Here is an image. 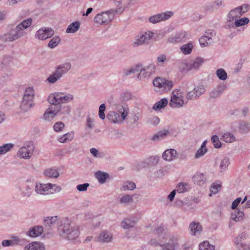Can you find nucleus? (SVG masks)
I'll return each mask as SVG.
<instances>
[{"mask_svg": "<svg viewBox=\"0 0 250 250\" xmlns=\"http://www.w3.org/2000/svg\"><path fill=\"white\" fill-rule=\"evenodd\" d=\"M155 69V65L152 63L149 64L148 65H143L142 64H138L129 69L125 71L124 74L125 75L128 76L131 73L139 72L137 75L138 79L145 81L149 79L154 73Z\"/></svg>", "mask_w": 250, "mask_h": 250, "instance_id": "obj_1", "label": "nucleus"}, {"mask_svg": "<svg viewBox=\"0 0 250 250\" xmlns=\"http://www.w3.org/2000/svg\"><path fill=\"white\" fill-rule=\"evenodd\" d=\"M60 236L68 240L76 239L80 235L79 227L72 226L69 223H64L60 224L58 228Z\"/></svg>", "mask_w": 250, "mask_h": 250, "instance_id": "obj_2", "label": "nucleus"}, {"mask_svg": "<svg viewBox=\"0 0 250 250\" xmlns=\"http://www.w3.org/2000/svg\"><path fill=\"white\" fill-rule=\"evenodd\" d=\"M71 64L69 62L60 64L55 67L54 71L46 79L49 83H54L60 80L71 69Z\"/></svg>", "mask_w": 250, "mask_h": 250, "instance_id": "obj_3", "label": "nucleus"}, {"mask_svg": "<svg viewBox=\"0 0 250 250\" xmlns=\"http://www.w3.org/2000/svg\"><path fill=\"white\" fill-rule=\"evenodd\" d=\"M8 32L4 34L0 35V40L4 42H12L26 35V31H23L20 27L17 25L8 26Z\"/></svg>", "mask_w": 250, "mask_h": 250, "instance_id": "obj_4", "label": "nucleus"}, {"mask_svg": "<svg viewBox=\"0 0 250 250\" xmlns=\"http://www.w3.org/2000/svg\"><path fill=\"white\" fill-rule=\"evenodd\" d=\"M35 97V91L32 87H28L25 91L21 102L20 107L23 112L28 111L34 106L33 99Z\"/></svg>", "mask_w": 250, "mask_h": 250, "instance_id": "obj_5", "label": "nucleus"}, {"mask_svg": "<svg viewBox=\"0 0 250 250\" xmlns=\"http://www.w3.org/2000/svg\"><path fill=\"white\" fill-rule=\"evenodd\" d=\"M117 12V10L111 9L104 12L99 13L94 17V21L100 25H107L114 19V16Z\"/></svg>", "mask_w": 250, "mask_h": 250, "instance_id": "obj_6", "label": "nucleus"}, {"mask_svg": "<svg viewBox=\"0 0 250 250\" xmlns=\"http://www.w3.org/2000/svg\"><path fill=\"white\" fill-rule=\"evenodd\" d=\"M155 90L161 93L169 91L173 86L174 83L171 81L160 77L155 78L153 81Z\"/></svg>", "mask_w": 250, "mask_h": 250, "instance_id": "obj_7", "label": "nucleus"}, {"mask_svg": "<svg viewBox=\"0 0 250 250\" xmlns=\"http://www.w3.org/2000/svg\"><path fill=\"white\" fill-rule=\"evenodd\" d=\"M154 35V33L150 30L139 33L134 37L132 41V46L136 48L147 43Z\"/></svg>", "mask_w": 250, "mask_h": 250, "instance_id": "obj_8", "label": "nucleus"}, {"mask_svg": "<svg viewBox=\"0 0 250 250\" xmlns=\"http://www.w3.org/2000/svg\"><path fill=\"white\" fill-rule=\"evenodd\" d=\"M34 149L35 146L32 142H26L18 150L17 156L20 158L29 159L32 156Z\"/></svg>", "mask_w": 250, "mask_h": 250, "instance_id": "obj_9", "label": "nucleus"}, {"mask_svg": "<svg viewBox=\"0 0 250 250\" xmlns=\"http://www.w3.org/2000/svg\"><path fill=\"white\" fill-rule=\"evenodd\" d=\"M185 104L183 92L180 89H175L172 92L169 105L172 108H180Z\"/></svg>", "mask_w": 250, "mask_h": 250, "instance_id": "obj_10", "label": "nucleus"}, {"mask_svg": "<svg viewBox=\"0 0 250 250\" xmlns=\"http://www.w3.org/2000/svg\"><path fill=\"white\" fill-rule=\"evenodd\" d=\"M216 35V32L212 29H208L206 31L204 36L199 38L200 44L202 47H205L210 45L213 42L212 38Z\"/></svg>", "mask_w": 250, "mask_h": 250, "instance_id": "obj_11", "label": "nucleus"}, {"mask_svg": "<svg viewBox=\"0 0 250 250\" xmlns=\"http://www.w3.org/2000/svg\"><path fill=\"white\" fill-rule=\"evenodd\" d=\"M205 91L206 89L203 85H198L195 86L193 90L187 93L186 98L188 100L198 99L201 95L205 93Z\"/></svg>", "mask_w": 250, "mask_h": 250, "instance_id": "obj_12", "label": "nucleus"}, {"mask_svg": "<svg viewBox=\"0 0 250 250\" xmlns=\"http://www.w3.org/2000/svg\"><path fill=\"white\" fill-rule=\"evenodd\" d=\"M173 15V12L167 11L164 13L152 16L149 18V21L153 24L158 23L161 21L167 20Z\"/></svg>", "mask_w": 250, "mask_h": 250, "instance_id": "obj_13", "label": "nucleus"}, {"mask_svg": "<svg viewBox=\"0 0 250 250\" xmlns=\"http://www.w3.org/2000/svg\"><path fill=\"white\" fill-rule=\"evenodd\" d=\"M54 34V31L52 28L42 27L37 31L35 37L40 40H45L47 38H51Z\"/></svg>", "mask_w": 250, "mask_h": 250, "instance_id": "obj_14", "label": "nucleus"}, {"mask_svg": "<svg viewBox=\"0 0 250 250\" xmlns=\"http://www.w3.org/2000/svg\"><path fill=\"white\" fill-rule=\"evenodd\" d=\"M51 187V183H36L35 186V191L38 194L44 195L53 193V192L50 191Z\"/></svg>", "mask_w": 250, "mask_h": 250, "instance_id": "obj_15", "label": "nucleus"}, {"mask_svg": "<svg viewBox=\"0 0 250 250\" xmlns=\"http://www.w3.org/2000/svg\"><path fill=\"white\" fill-rule=\"evenodd\" d=\"M177 151L174 149H168L165 150L162 155V158L166 161L170 162L177 158Z\"/></svg>", "mask_w": 250, "mask_h": 250, "instance_id": "obj_16", "label": "nucleus"}, {"mask_svg": "<svg viewBox=\"0 0 250 250\" xmlns=\"http://www.w3.org/2000/svg\"><path fill=\"white\" fill-rule=\"evenodd\" d=\"M193 182L199 186H202L207 181L206 175L202 172H197L192 177Z\"/></svg>", "mask_w": 250, "mask_h": 250, "instance_id": "obj_17", "label": "nucleus"}, {"mask_svg": "<svg viewBox=\"0 0 250 250\" xmlns=\"http://www.w3.org/2000/svg\"><path fill=\"white\" fill-rule=\"evenodd\" d=\"M189 229L192 235H198L202 231V227L199 223L192 222L189 225Z\"/></svg>", "mask_w": 250, "mask_h": 250, "instance_id": "obj_18", "label": "nucleus"}, {"mask_svg": "<svg viewBox=\"0 0 250 250\" xmlns=\"http://www.w3.org/2000/svg\"><path fill=\"white\" fill-rule=\"evenodd\" d=\"M57 97H58L60 104L61 103H69L73 100V95L70 93L58 92Z\"/></svg>", "mask_w": 250, "mask_h": 250, "instance_id": "obj_19", "label": "nucleus"}, {"mask_svg": "<svg viewBox=\"0 0 250 250\" xmlns=\"http://www.w3.org/2000/svg\"><path fill=\"white\" fill-rule=\"evenodd\" d=\"M178 246V243L174 238H171L168 242L161 246L162 250H175Z\"/></svg>", "mask_w": 250, "mask_h": 250, "instance_id": "obj_20", "label": "nucleus"}, {"mask_svg": "<svg viewBox=\"0 0 250 250\" xmlns=\"http://www.w3.org/2000/svg\"><path fill=\"white\" fill-rule=\"evenodd\" d=\"M45 249L43 243L34 242L26 245L24 250H44Z\"/></svg>", "mask_w": 250, "mask_h": 250, "instance_id": "obj_21", "label": "nucleus"}, {"mask_svg": "<svg viewBox=\"0 0 250 250\" xmlns=\"http://www.w3.org/2000/svg\"><path fill=\"white\" fill-rule=\"evenodd\" d=\"M137 221L135 218L130 217L124 219L121 222V226L124 229H128L133 227L136 224Z\"/></svg>", "mask_w": 250, "mask_h": 250, "instance_id": "obj_22", "label": "nucleus"}, {"mask_svg": "<svg viewBox=\"0 0 250 250\" xmlns=\"http://www.w3.org/2000/svg\"><path fill=\"white\" fill-rule=\"evenodd\" d=\"M241 12H242V11H240L237 7H236L234 9L231 10L228 15V21L231 22L236 20L237 18L241 17L242 15Z\"/></svg>", "mask_w": 250, "mask_h": 250, "instance_id": "obj_23", "label": "nucleus"}, {"mask_svg": "<svg viewBox=\"0 0 250 250\" xmlns=\"http://www.w3.org/2000/svg\"><path fill=\"white\" fill-rule=\"evenodd\" d=\"M42 232L43 227L38 226L30 228L28 231V234L31 237H36L40 236Z\"/></svg>", "mask_w": 250, "mask_h": 250, "instance_id": "obj_24", "label": "nucleus"}, {"mask_svg": "<svg viewBox=\"0 0 250 250\" xmlns=\"http://www.w3.org/2000/svg\"><path fill=\"white\" fill-rule=\"evenodd\" d=\"M107 118L112 123H121L120 115L119 113L114 111L109 112L107 115Z\"/></svg>", "mask_w": 250, "mask_h": 250, "instance_id": "obj_25", "label": "nucleus"}, {"mask_svg": "<svg viewBox=\"0 0 250 250\" xmlns=\"http://www.w3.org/2000/svg\"><path fill=\"white\" fill-rule=\"evenodd\" d=\"M227 88V86L224 83L218 85L216 88L210 92V95L211 97L215 98L220 96Z\"/></svg>", "mask_w": 250, "mask_h": 250, "instance_id": "obj_26", "label": "nucleus"}, {"mask_svg": "<svg viewBox=\"0 0 250 250\" xmlns=\"http://www.w3.org/2000/svg\"><path fill=\"white\" fill-rule=\"evenodd\" d=\"M33 186L26 185L23 188L20 189V195L22 198H29L33 193Z\"/></svg>", "mask_w": 250, "mask_h": 250, "instance_id": "obj_27", "label": "nucleus"}, {"mask_svg": "<svg viewBox=\"0 0 250 250\" xmlns=\"http://www.w3.org/2000/svg\"><path fill=\"white\" fill-rule=\"evenodd\" d=\"M21 240L18 237L14 236L11 240H3L1 245L3 247H9L17 245L20 244Z\"/></svg>", "mask_w": 250, "mask_h": 250, "instance_id": "obj_28", "label": "nucleus"}, {"mask_svg": "<svg viewBox=\"0 0 250 250\" xmlns=\"http://www.w3.org/2000/svg\"><path fill=\"white\" fill-rule=\"evenodd\" d=\"M112 239V236L110 233L104 231L99 235L97 241L101 242H109Z\"/></svg>", "mask_w": 250, "mask_h": 250, "instance_id": "obj_29", "label": "nucleus"}, {"mask_svg": "<svg viewBox=\"0 0 250 250\" xmlns=\"http://www.w3.org/2000/svg\"><path fill=\"white\" fill-rule=\"evenodd\" d=\"M207 141H205L202 144L200 148H199L196 151L194 158L195 159H199L203 156L207 152L208 149L206 147Z\"/></svg>", "mask_w": 250, "mask_h": 250, "instance_id": "obj_30", "label": "nucleus"}, {"mask_svg": "<svg viewBox=\"0 0 250 250\" xmlns=\"http://www.w3.org/2000/svg\"><path fill=\"white\" fill-rule=\"evenodd\" d=\"M74 138V132H68L58 138V140L61 143H65L72 141Z\"/></svg>", "mask_w": 250, "mask_h": 250, "instance_id": "obj_31", "label": "nucleus"}, {"mask_svg": "<svg viewBox=\"0 0 250 250\" xmlns=\"http://www.w3.org/2000/svg\"><path fill=\"white\" fill-rule=\"evenodd\" d=\"M168 133L169 131L167 130L160 131L152 137L151 140L154 142H158L165 138Z\"/></svg>", "mask_w": 250, "mask_h": 250, "instance_id": "obj_32", "label": "nucleus"}, {"mask_svg": "<svg viewBox=\"0 0 250 250\" xmlns=\"http://www.w3.org/2000/svg\"><path fill=\"white\" fill-rule=\"evenodd\" d=\"M95 177L97 179L99 182L101 184H104L106 180L109 178V175L106 172L98 171L95 174Z\"/></svg>", "mask_w": 250, "mask_h": 250, "instance_id": "obj_33", "label": "nucleus"}, {"mask_svg": "<svg viewBox=\"0 0 250 250\" xmlns=\"http://www.w3.org/2000/svg\"><path fill=\"white\" fill-rule=\"evenodd\" d=\"M80 27V23L76 21L71 23L66 28V33H74L76 32Z\"/></svg>", "mask_w": 250, "mask_h": 250, "instance_id": "obj_34", "label": "nucleus"}, {"mask_svg": "<svg viewBox=\"0 0 250 250\" xmlns=\"http://www.w3.org/2000/svg\"><path fill=\"white\" fill-rule=\"evenodd\" d=\"M44 174L45 176L51 178H58L60 175L58 171L52 168H49L45 170Z\"/></svg>", "mask_w": 250, "mask_h": 250, "instance_id": "obj_35", "label": "nucleus"}, {"mask_svg": "<svg viewBox=\"0 0 250 250\" xmlns=\"http://www.w3.org/2000/svg\"><path fill=\"white\" fill-rule=\"evenodd\" d=\"M167 104V100L166 98H163L153 105V109L155 110H159L166 107Z\"/></svg>", "mask_w": 250, "mask_h": 250, "instance_id": "obj_36", "label": "nucleus"}, {"mask_svg": "<svg viewBox=\"0 0 250 250\" xmlns=\"http://www.w3.org/2000/svg\"><path fill=\"white\" fill-rule=\"evenodd\" d=\"M58 219L57 216L47 217L44 220V225L46 227H51L56 224Z\"/></svg>", "mask_w": 250, "mask_h": 250, "instance_id": "obj_37", "label": "nucleus"}, {"mask_svg": "<svg viewBox=\"0 0 250 250\" xmlns=\"http://www.w3.org/2000/svg\"><path fill=\"white\" fill-rule=\"evenodd\" d=\"M193 46L192 42H188L187 44L182 45L180 47V50L184 54L188 55L191 53Z\"/></svg>", "mask_w": 250, "mask_h": 250, "instance_id": "obj_38", "label": "nucleus"}, {"mask_svg": "<svg viewBox=\"0 0 250 250\" xmlns=\"http://www.w3.org/2000/svg\"><path fill=\"white\" fill-rule=\"evenodd\" d=\"M190 188L189 185L186 183H180L176 186L177 191L179 193H182L188 191Z\"/></svg>", "mask_w": 250, "mask_h": 250, "instance_id": "obj_39", "label": "nucleus"}, {"mask_svg": "<svg viewBox=\"0 0 250 250\" xmlns=\"http://www.w3.org/2000/svg\"><path fill=\"white\" fill-rule=\"evenodd\" d=\"M221 139L226 143H231L235 141V137L232 133L227 132L222 134Z\"/></svg>", "mask_w": 250, "mask_h": 250, "instance_id": "obj_40", "label": "nucleus"}, {"mask_svg": "<svg viewBox=\"0 0 250 250\" xmlns=\"http://www.w3.org/2000/svg\"><path fill=\"white\" fill-rule=\"evenodd\" d=\"M32 21L33 20L31 18H28L23 20L17 25L18 27H20V28H21L23 31H25V30L31 25Z\"/></svg>", "mask_w": 250, "mask_h": 250, "instance_id": "obj_41", "label": "nucleus"}, {"mask_svg": "<svg viewBox=\"0 0 250 250\" xmlns=\"http://www.w3.org/2000/svg\"><path fill=\"white\" fill-rule=\"evenodd\" d=\"M14 146V144L7 143L0 146V155H3L10 151Z\"/></svg>", "mask_w": 250, "mask_h": 250, "instance_id": "obj_42", "label": "nucleus"}, {"mask_svg": "<svg viewBox=\"0 0 250 250\" xmlns=\"http://www.w3.org/2000/svg\"><path fill=\"white\" fill-rule=\"evenodd\" d=\"M244 216V213L240 210L234 211L231 213V219L235 222H239L241 220Z\"/></svg>", "mask_w": 250, "mask_h": 250, "instance_id": "obj_43", "label": "nucleus"}, {"mask_svg": "<svg viewBox=\"0 0 250 250\" xmlns=\"http://www.w3.org/2000/svg\"><path fill=\"white\" fill-rule=\"evenodd\" d=\"M246 238V235L244 233H241L237 237H236L234 240L235 244L236 247L238 249L239 247H241L242 245L244 243L243 242V241Z\"/></svg>", "mask_w": 250, "mask_h": 250, "instance_id": "obj_44", "label": "nucleus"}, {"mask_svg": "<svg viewBox=\"0 0 250 250\" xmlns=\"http://www.w3.org/2000/svg\"><path fill=\"white\" fill-rule=\"evenodd\" d=\"M61 41V38L59 36H55L50 40L47 45L50 48H54L58 45Z\"/></svg>", "mask_w": 250, "mask_h": 250, "instance_id": "obj_45", "label": "nucleus"}, {"mask_svg": "<svg viewBox=\"0 0 250 250\" xmlns=\"http://www.w3.org/2000/svg\"><path fill=\"white\" fill-rule=\"evenodd\" d=\"M112 108L115 110H116L118 113L124 110L125 108L128 107V105L125 103H119L118 102L112 104Z\"/></svg>", "mask_w": 250, "mask_h": 250, "instance_id": "obj_46", "label": "nucleus"}, {"mask_svg": "<svg viewBox=\"0 0 250 250\" xmlns=\"http://www.w3.org/2000/svg\"><path fill=\"white\" fill-rule=\"evenodd\" d=\"M229 165V159L228 157H224L221 161L219 168L221 172H223L227 170Z\"/></svg>", "mask_w": 250, "mask_h": 250, "instance_id": "obj_47", "label": "nucleus"}, {"mask_svg": "<svg viewBox=\"0 0 250 250\" xmlns=\"http://www.w3.org/2000/svg\"><path fill=\"white\" fill-rule=\"evenodd\" d=\"M136 188V185L134 183L130 181H126L124 183L121 189L126 191L128 190H133Z\"/></svg>", "mask_w": 250, "mask_h": 250, "instance_id": "obj_48", "label": "nucleus"}, {"mask_svg": "<svg viewBox=\"0 0 250 250\" xmlns=\"http://www.w3.org/2000/svg\"><path fill=\"white\" fill-rule=\"evenodd\" d=\"M216 74L217 77L222 81H225L228 78L227 73L223 68L218 69L216 71Z\"/></svg>", "mask_w": 250, "mask_h": 250, "instance_id": "obj_49", "label": "nucleus"}, {"mask_svg": "<svg viewBox=\"0 0 250 250\" xmlns=\"http://www.w3.org/2000/svg\"><path fill=\"white\" fill-rule=\"evenodd\" d=\"M250 21L248 18L244 17L236 20L234 21V25L235 27H240L247 24Z\"/></svg>", "mask_w": 250, "mask_h": 250, "instance_id": "obj_50", "label": "nucleus"}, {"mask_svg": "<svg viewBox=\"0 0 250 250\" xmlns=\"http://www.w3.org/2000/svg\"><path fill=\"white\" fill-rule=\"evenodd\" d=\"M182 34H177L174 36H171L167 39V42L172 43H176L182 42Z\"/></svg>", "mask_w": 250, "mask_h": 250, "instance_id": "obj_51", "label": "nucleus"}, {"mask_svg": "<svg viewBox=\"0 0 250 250\" xmlns=\"http://www.w3.org/2000/svg\"><path fill=\"white\" fill-rule=\"evenodd\" d=\"M120 202L122 204H128L133 202V196L128 194L123 195L119 199Z\"/></svg>", "mask_w": 250, "mask_h": 250, "instance_id": "obj_52", "label": "nucleus"}, {"mask_svg": "<svg viewBox=\"0 0 250 250\" xmlns=\"http://www.w3.org/2000/svg\"><path fill=\"white\" fill-rule=\"evenodd\" d=\"M239 129L243 133H247L250 131V123L242 122L239 125Z\"/></svg>", "mask_w": 250, "mask_h": 250, "instance_id": "obj_53", "label": "nucleus"}, {"mask_svg": "<svg viewBox=\"0 0 250 250\" xmlns=\"http://www.w3.org/2000/svg\"><path fill=\"white\" fill-rule=\"evenodd\" d=\"M199 250H214V246L211 245L207 241H205L199 245Z\"/></svg>", "mask_w": 250, "mask_h": 250, "instance_id": "obj_54", "label": "nucleus"}, {"mask_svg": "<svg viewBox=\"0 0 250 250\" xmlns=\"http://www.w3.org/2000/svg\"><path fill=\"white\" fill-rule=\"evenodd\" d=\"M57 97V93H54L49 95L48 98V102L51 105L55 104H60L58 97Z\"/></svg>", "mask_w": 250, "mask_h": 250, "instance_id": "obj_55", "label": "nucleus"}, {"mask_svg": "<svg viewBox=\"0 0 250 250\" xmlns=\"http://www.w3.org/2000/svg\"><path fill=\"white\" fill-rule=\"evenodd\" d=\"M203 59L202 58H196L195 60L193 62V63L190 64V69H192L198 68L203 62Z\"/></svg>", "mask_w": 250, "mask_h": 250, "instance_id": "obj_56", "label": "nucleus"}, {"mask_svg": "<svg viewBox=\"0 0 250 250\" xmlns=\"http://www.w3.org/2000/svg\"><path fill=\"white\" fill-rule=\"evenodd\" d=\"M48 108L50 109L56 116L61 111L62 106L60 104H55L50 105Z\"/></svg>", "mask_w": 250, "mask_h": 250, "instance_id": "obj_57", "label": "nucleus"}, {"mask_svg": "<svg viewBox=\"0 0 250 250\" xmlns=\"http://www.w3.org/2000/svg\"><path fill=\"white\" fill-rule=\"evenodd\" d=\"M160 122V119L156 117L153 116L148 119L147 123L151 125L156 126Z\"/></svg>", "mask_w": 250, "mask_h": 250, "instance_id": "obj_58", "label": "nucleus"}, {"mask_svg": "<svg viewBox=\"0 0 250 250\" xmlns=\"http://www.w3.org/2000/svg\"><path fill=\"white\" fill-rule=\"evenodd\" d=\"M106 106L104 104H102L100 105L99 108V116L101 120H104L105 116L104 111L105 110Z\"/></svg>", "mask_w": 250, "mask_h": 250, "instance_id": "obj_59", "label": "nucleus"}, {"mask_svg": "<svg viewBox=\"0 0 250 250\" xmlns=\"http://www.w3.org/2000/svg\"><path fill=\"white\" fill-rule=\"evenodd\" d=\"M56 115L49 108H48L43 114L44 119L50 120L52 119Z\"/></svg>", "mask_w": 250, "mask_h": 250, "instance_id": "obj_60", "label": "nucleus"}, {"mask_svg": "<svg viewBox=\"0 0 250 250\" xmlns=\"http://www.w3.org/2000/svg\"><path fill=\"white\" fill-rule=\"evenodd\" d=\"M211 141L215 148H218L221 147V143L217 135H213L211 137Z\"/></svg>", "mask_w": 250, "mask_h": 250, "instance_id": "obj_61", "label": "nucleus"}, {"mask_svg": "<svg viewBox=\"0 0 250 250\" xmlns=\"http://www.w3.org/2000/svg\"><path fill=\"white\" fill-rule=\"evenodd\" d=\"M64 127V124L61 122L56 123L53 126L54 130L56 132L62 131Z\"/></svg>", "mask_w": 250, "mask_h": 250, "instance_id": "obj_62", "label": "nucleus"}, {"mask_svg": "<svg viewBox=\"0 0 250 250\" xmlns=\"http://www.w3.org/2000/svg\"><path fill=\"white\" fill-rule=\"evenodd\" d=\"M221 188V186L219 184L213 183L210 187V191L211 193L216 194L218 192Z\"/></svg>", "mask_w": 250, "mask_h": 250, "instance_id": "obj_63", "label": "nucleus"}, {"mask_svg": "<svg viewBox=\"0 0 250 250\" xmlns=\"http://www.w3.org/2000/svg\"><path fill=\"white\" fill-rule=\"evenodd\" d=\"M91 154L96 158H102L103 154L102 153L99 152L98 150L95 148H91L90 149Z\"/></svg>", "mask_w": 250, "mask_h": 250, "instance_id": "obj_64", "label": "nucleus"}]
</instances>
